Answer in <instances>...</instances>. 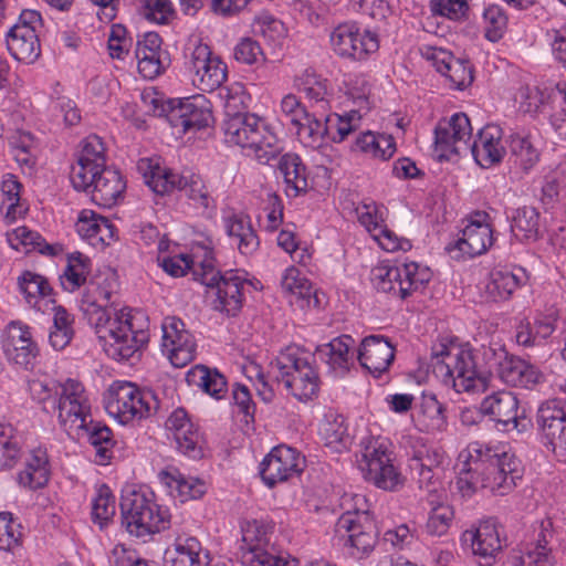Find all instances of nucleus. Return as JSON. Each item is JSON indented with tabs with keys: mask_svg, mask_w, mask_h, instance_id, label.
Instances as JSON below:
<instances>
[{
	"mask_svg": "<svg viewBox=\"0 0 566 566\" xmlns=\"http://www.w3.org/2000/svg\"><path fill=\"white\" fill-rule=\"evenodd\" d=\"M112 291L91 283L83 298V310L105 354L116 360H128L147 342V322L142 313L123 308L113 313L107 308Z\"/></svg>",
	"mask_w": 566,
	"mask_h": 566,
	"instance_id": "nucleus-1",
	"label": "nucleus"
},
{
	"mask_svg": "<svg viewBox=\"0 0 566 566\" xmlns=\"http://www.w3.org/2000/svg\"><path fill=\"white\" fill-rule=\"evenodd\" d=\"M160 265L169 275L184 276L191 271L193 279L216 290L213 307L228 315H235L242 304V287L245 282L239 271H227L223 274L214 266L212 240L207 238L192 255L176 254L159 259Z\"/></svg>",
	"mask_w": 566,
	"mask_h": 566,
	"instance_id": "nucleus-2",
	"label": "nucleus"
},
{
	"mask_svg": "<svg viewBox=\"0 0 566 566\" xmlns=\"http://www.w3.org/2000/svg\"><path fill=\"white\" fill-rule=\"evenodd\" d=\"M226 91V114L222 123L226 143L241 147L263 165L269 164L282 150L277 136L262 117L237 111V99L242 103L244 96L240 84Z\"/></svg>",
	"mask_w": 566,
	"mask_h": 566,
	"instance_id": "nucleus-3",
	"label": "nucleus"
},
{
	"mask_svg": "<svg viewBox=\"0 0 566 566\" xmlns=\"http://www.w3.org/2000/svg\"><path fill=\"white\" fill-rule=\"evenodd\" d=\"M432 360L434 374L455 392L478 394L488 388V378L469 345L437 344L432 347Z\"/></svg>",
	"mask_w": 566,
	"mask_h": 566,
	"instance_id": "nucleus-4",
	"label": "nucleus"
},
{
	"mask_svg": "<svg viewBox=\"0 0 566 566\" xmlns=\"http://www.w3.org/2000/svg\"><path fill=\"white\" fill-rule=\"evenodd\" d=\"M119 507L122 525L134 537L145 539L170 527L169 510L158 504L154 492L147 488L124 489Z\"/></svg>",
	"mask_w": 566,
	"mask_h": 566,
	"instance_id": "nucleus-5",
	"label": "nucleus"
},
{
	"mask_svg": "<svg viewBox=\"0 0 566 566\" xmlns=\"http://www.w3.org/2000/svg\"><path fill=\"white\" fill-rule=\"evenodd\" d=\"M465 453L468 463L481 474L485 490L494 494H507L522 478L518 460L504 449L475 441L468 446Z\"/></svg>",
	"mask_w": 566,
	"mask_h": 566,
	"instance_id": "nucleus-6",
	"label": "nucleus"
},
{
	"mask_svg": "<svg viewBox=\"0 0 566 566\" xmlns=\"http://www.w3.org/2000/svg\"><path fill=\"white\" fill-rule=\"evenodd\" d=\"M357 462L364 479L376 488L392 492L403 485V478L394 464L392 443L388 438L365 437Z\"/></svg>",
	"mask_w": 566,
	"mask_h": 566,
	"instance_id": "nucleus-7",
	"label": "nucleus"
},
{
	"mask_svg": "<svg viewBox=\"0 0 566 566\" xmlns=\"http://www.w3.org/2000/svg\"><path fill=\"white\" fill-rule=\"evenodd\" d=\"M51 411L69 436H80L92 417V403L84 385L72 378L59 384Z\"/></svg>",
	"mask_w": 566,
	"mask_h": 566,
	"instance_id": "nucleus-8",
	"label": "nucleus"
},
{
	"mask_svg": "<svg viewBox=\"0 0 566 566\" xmlns=\"http://www.w3.org/2000/svg\"><path fill=\"white\" fill-rule=\"evenodd\" d=\"M159 401L153 391H143L128 381H115L105 396V409L120 423L150 417L156 413Z\"/></svg>",
	"mask_w": 566,
	"mask_h": 566,
	"instance_id": "nucleus-9",
	"label": "nucleus"
},
{
	"mask_svg": "<svg viewBox=\"0 0 566 566\" xmlns=\"http://www.w3.org/2000/svg\"><path fill=\"white\" fill-rule=\"evenodd\" d=\"M184 59L185 69L191 75L192 84L202 92L217 90L227 80V65L199 39L188 42Z\"/></svg>",
	"mask_w": 566,
	"mask_h": 566,
	"instance_id": "nucleus-10",
	"label": "nucleus"
},
{
	"mask_svg": "<svg viewBox=\"0 0 566 566\" xmlns=\"http://www.w3.org/2000/svg\"><path fill=\"white\" fill-rule=\"evenodd\" d=\"M431 279L427 266L416 262L400 265L381 264L373 269L371 280L379 292L406 298L422 289Z\"/></svg>",
	"mask_w": 566,
	"mask_h": 566,
	"instance_id": "nucleus-11",
	"label": "nucleus"
},
{
	"mask_svg": "<svg viewBox=\"0 0 566 566\" xmlns=\"http://www.w3.org/2000/svg\"><path fill=\"white\" fill-rule=\"evenodd\" d=\"M332 51L343 60L352 62L366 61L378 48V39L356 22L337 24L329 33Z\"/></svg>",
	"mask_w": 566,
	"mask_h": 566,
	"instance_id": "nucleus-12",
	"label": "nucleus"
},
{
	"mask_svg": "<svg viewBox=\"0 0 566 566\" xmlns=\"http://www.w3.org/2000/svg\"><path fill=\"white\" fill-rule=\"evenodd\" d=\"M241 562L245 566H295L296 559H289L269 551L266 527L253 520L241 525Z\"/></svg>",
	"mask_w": 566,
	"mask_h": 566,
	"instance_id": "nucleus-13",
	"label": "nucleus"
},
{
	"mask_svg": "<svg viewBox=\"0 0 566 566\" xmlns=\"http://www.w3.org/2000/svg\"><path fill=\"white\" fill-rule=\"evenodd\" d=\"M489 218L484 211H476L468 218V223L461 230L459 238L446 248L452 259L474 258L485 253L492 247L494 238Z\"/></svg>",
	"mask_w": 566,
	"mask_h": 566,
	"instance_id": "nucleus-14",
	"label": "nucleus"
},
{
	"mask_svg": "<svg viewBox=\"0 0 566 566\" xmlns=\"http://www.w3.org/2000/svg\"><path fill=\"white\" fill-rule=\"evenodd\" d=\"M42 19L38 11L23 10L7 34V48L11 55L23 63L31 64L41 54L39 29Z\"/></svg>",
	"mask_w": 566,
	"mask_h": 566,
	"instance_id": "nucleus-15",
	"label": "nucleus"
},
{
	"mask_svg": "<svg viewBox=\"0 0 566 566\" xmlns=\"http://www.w3.org/2000/svg\"><path fill=\"white\" fill-rule=\"evenodd\" d=\"M336 532L347 537L345 547L356 559L368 557L378 539L377 527L369 513L342 514L336 524Z\"/></svg>",
	"mask_w": 566,
	"mask_h": 566,
	"instance_id": "nucleus-16",
	"label": "nucleus"
},
{
	"mask_svg": "<svg viewBox=\"0 0 566 566\" xmlns=\"http://www.w3.org/2000/svg\"><path fill=\"white\" fill-rule=\"evenodd\" d=\"M161 331V352L174 367L182 368L195 359L197 342L180 318L166 317Z\"/></svg>",
	"mask_w": 566,
	"mask_h": 566,
	"instance_id": "nucleus-17",
	"label": "nucleus"
},
{
	"mask_svg": "<svg viewBox=\"0 0 566 566\" xmlns=\"http://www.w3.org/2000/svg\"><path fill=\"white\" fill-rule=\"evenodd\" d=\"M472 126L464 113H455L448 119H441L434 129V149L440 159H450L454 155L469 150Z\"/></svg>",
	"mask_w": 566,
	"mask_h": 566,
	"instance_id": "nucleus-18",
	"label": "nucleus"
},
{
	"mask_svg": "<svg viewBox=\"0 0 566 566\" xmlns=\"http://www.w3.org/2000/svg\"><path fill=\"white\" fill-rule=\"evenodd\" d=\"M442 460L443 454L440 451L427 446L415 449L409 459L408 467L412 479L417 481L420 489L426 490L434 497L430 500L431 503L444 495V490L440 481Z\"/></svg>",
	"mask_w": 566,
	"mask_h": 566,
	"instance_id": "nucleus-19",
	"label": "nucleus"
},
{
	"mask_svg": "<svg viewBox=\"0 0 566 566\" xmlns=\"http://www.w3.org/2000/svg\"><path fill=\"white\" fill-rule=\"evenodd\" d=\"M419 53L449 80L453 88L464 90L473 82V69L467 59L455 57L450 51L429 44L420 45Z\"/></svg>",
	"mask_w": 566,
	"mask_h": 566,
	"instance_id": "nucleus-20",
	"label": "nucleus"
},
{
	"mask_svg": "<svg viewBox=\"0 0 566 566\" xmlns=\"http://www.w3.org/2000/svg\"><path fill=\"white\" fill-rule=\"evenodd\" d=\"M304 468V458L291 447L279 446L263 459L260 464V474L263 482L273 488L297 476Z\"/></svg>",
	"mask_w": 566,
	"mask_h": 566,
	"instance_id": "nucleus-21",
	"label": "nucleus"
},
{
	"mask_svg": "<svg viewBox=\"0 0 566 566\" xmlns=\"http://www.w3.org/2000/svg\"><path fill=\"white\" fill-rule=\"evenodd\" d=\"M482 411L492 421L505 428L512 426L518 432L531 426L525 409L520 407L517 397L511 391L500 390L484 397Z\"/></svg>",
	"mask_w": 566,
	"mask_h": 566,
	"instance_id": "nucleus-22",
	"label": "nucleus"
},
{
	"mask_svg": "<svg viewBox=\"0 0 566 566\" xmlns=\"http://www.w3.org/2000/svg\"><path fill=\"white\" fill-rule=\"evenodd\" d=\"M87 185L75 188L90 193L91 200L104 208H112L122 198L126 184L120 172L112 167H104L86 174Z\"/></svg>",
	"mask_w": 566,
	"mask_h": 566,
	"instance_id": "nucleus-23",
	"label": "nucleus"
},
{
	"mask_svg": "<svg viewBox=\"0 0 566 566\" xmlns=\"http://www.w3.org/2000/svg\"><path fill=\"white\" fill-rule=\"evenodd\" d=\"M463 544L471 547L481 566H491L502 551L500 530L492 520L481 522L475 528L462 534Z\"/></svg>",
	"mask_w": 566,
	"mask_h": 566,
	"instance_id": "nucleus-24",
	"label": "nucleus"
},
{
	"mask_svg": "<svg viewBox=\"0 0 566 566\" xmlns=\"http://www.w3.org/2000/svg\"><path fill=\"white\" fill-rule=\"evenodd\" d=\"M537 422L546 446L555 453L566 451V410L562 399H549L542 403L537 412Z\"/></svg>",
	"mask_w": 566,
	"mask_h": 566,
	"instance_id": "nucleus-25",
	"label": "nucleus"
},
{
	"mask_svg": "<svg viewBox=\"0 0 566 566\" xmlns=\"http://www.w3.org/2000/svg\"><path fill=\"white\" fill-rule=\"evenodd\" d=\"M105 151V145L97 135H90L81 142L77 160L70 171V180L74 188L87 185L86 174L106 167Z\"/></svg>",
	"mask_w": 566,
	"mask_h": 566,
	"instance_id": "nucleus-26",
	"label": "nucleus"
},
{
	"mask_svg": "<svg viewBox=\"0 0 566 566\" xmlns=\"http://www.w3.org/2000/svg\"><path fill=\"white\" fill-rule=\"evenodd\" d=\"M2 347L6 357L22 367L31 365L38 355L30 327L20 322H11L7 326Z\"/></svg>",
	"mask_w": 566,
	"mask_h": 566,
	"instance_id": "nucleus-27",
	"label": "nucleus"
},
{
	"mask_svg": "<svg viewBox=\"0 0 566 566\" xmlns=\"http://www.w3.org/2000/svg\"><path fill=\"white\" fill-rule=\"evenodd\" d=\"M395 358V346L382 335L366 336L360 344L358 360L374 376L386 373Z\"/></svg>",
	"mask_w": 566,
	"mask_h": 566,
	"instance_id": "nucleus-28",
	"label": "nucleus"
},
{
	"mask_svg": "<svg viewBox=\"0 0 566 566\" xmlns=\"http://www.w3.org/2000/svg\"><path fill=\"white\" fill-rule=\"evenodd\" d=\"M502 136V129L495 125H486L479 130L469 150L480 167L490 168L502 161L506 153Z\"/></svg>",
	"mask_w": 566,
	"mask_h": 566,
	"instance_id": "nucleus-29",
	"label": "nucleus"
},
{
	"mask_svg": "<svg viewBox=\"0 0 566 566\" xmlns=\"http://www.w3.org/2000/svg\"><path fill=\"white\" fill-rule=\"evenodd\" d=\"M211 117V112L206 107L202 96L180 102L168 115L171 126L184 134L207 127Z\"/></svg>",
	"mask_w": 566,
	"mask_h": 566,
	"instance_id": "nucleus-30",
	"label": "nucleus"
},
{
	"mask_svg": "<svg viewBox=\"0 0 566 566\" xmlns=\"http://www.w3.org/2000/svg\"><path fill=\"white\" fill-rule=\"evenodd\" d=\"M166 428L172 433L178 449L184 454L193 459L201 455L200 434L184 408H177L171 412L166 421Z\"/></svg>",
	"mask_w": 566,
	"mask_h": 566,
	"instance_id": "nucleus-31",
	"label": "nucleus"
},
{
	"mask_svg": "<svg viewBox=\"0 0 566 566\" xmlns=\"http://www.w3.org/2000/svg\"><path fill=\"white\" fill-rule=\"evenodd\" d=\"M76 231L93 247L111 244L115 238L114 224L104 216L83 209L77 217Z\"/></svg>",
	"mask_w": 566,
	"mask_h": 566,
	"instance_id": "nucleus-32",
	"label": "nucleus"
},
{
	"mask_svg": "<svg viewBox=\"0 0 566 566\" xmlns=\"http://www.w3.org/2000/svg\"><path fill=\"white\" fill-rule=\"evenodd\" d=\"M227 234L235 242L239 252L252 255L260 245L259 237L252 227L249 216L227 211L222 217Z\"/></svg>",
	"mask_w": 566,
	"mask_h": 566,
	"instance_id": "nucleus-33",
	"label": "nucleus"
},
{
	"mask_svg": "<svg viewBox=\"0 0 566 566\" xmlns=\"http://www.w3.org/2000/svg\"><path fill=\"white\" fill-rule=\"evenodd\" d=\"M165 566H211L209 555L203 553L196 537L179 536L172 547L165 552Z\"/></svg>",
	"mask_w": 566,
	"mask_h": 566,
	"instance_id": "nucleus-34",
	"label": "nucleus"
},
{
	"mask_svg": "<svg viewBox=\"0 0 566 566\" xmlns=\"http://www.w3.org/2000/svg\"><path fill=\"white\" fill-rule=\"evenodd\" d=\"M137 169L146 185L158 195L168 193L180 185L181 175L163 167L159 158H142L137 163Z\"/></svg>",
	"mask_w": 566,
	"mask_h": 566,
	"instance_id": "nucleus-35",
	"label": "nucleus"
},
{
	"mask_svg": "<svg viewBox=\"0 0 566 566\" xmlns=\"http://www.w3.org/2000/svg\"><path fill=\"white\" fill-rule=\"evenodd\" d=\"M160 48L161 39L156 32H147L137 41L135 56L138 72L144 78L153 80L160 74Z\"/></svg>",
	"mask_w": 566,
	"mask_h": 566,
	"instance_id": "nucleus-36",
	"label": "nucleus"
},
{
	"mask_svg": "<svg viewBox=\"0 0 566 566\" xmlns=\"http://www.w3.org/2000/svg\"><path fill=\"white\" fill-rule=\"evenodd\" d=\"M161 484L167 486L172 495L181 502L198 500L207 492V483L195 476H186L177 469L163 470L158 473Z\"/></svg>",
	"mask_w": 566,
	"mask_h": 566,
	"instance_id": "nucleus-37",
	"label": "nucleus"
},
{
	"mask_svg": "<svg viewBox=\"0 0 566 566\" xmlns=\"http://www.w3.org/2000/svg\"><path fill=\"white\" fill-rule=\"evenodd\" d=\"M282 291L290 297V303H298L301 308L318 306L319 300L311 282L304 277L300 270L290 266L281 280Z\"/></svg>",
	"mask_w": 566,
	"mask_h": 566,
	"instance_id": "nucleus-38",
	"label": "nucleus"
},
{
	"mask_svg": "<svg viewBox=\"0 0 566 566\" xmlns=\"http://www.w3.org/2000/svg\"><path fill=\"white\" fill-rule=\"evenodd\" d=\"M496 374L505 384L523 388L533 387L542 378L541 373L534 366L509 354L497 368Z\"/></svg>",
	"mask_w": 566,
	"mask_h": 566,
	"instance_id": "nucleus-39",
	"label": "nucleus"
},
{
	"mask_svg": "<svg viewBox=\"0 0 566 566\" xmlns=\"http://www.w3.org/2000/svg\"><path fill=\"white\" fill-rule=\"evenodd\" d=\"M19 287L27 303L40 312H48L55 303L48 280L40 274L24 272L19 279Z\"/></svg>",
	"mask_w": 566,
	"mask_h": 566,
	"instance_id": "nucleus-40",
	"label": "nucleus"
},
{
	"mask_svg": "<svg viewBox=\"0 0 566 566\" xmlns=\"http://www.w3.org/2000/svg\"><path fill=\"white\" fill-rule=\"evenodd\" d=\"M319 434L325 447L336 453L347 450L352 443L345 417L332 410L325 413L319 426Z\"/></svg>",
	"mask_w": 566,
	"mask_h": 566,
	"instance_id": "nucleus-41",
	"label": "nucleus"
},
{
	"mask_svg": "<svg viewBox=\"0 0 566 566\" xmlns=\"http://www.w3.org/2000/svg\"><path fill=\"white\" fill-rule=\"evenodd\" d=\"M524 273L507 269L493 270L485 283L484 293L493 302L506 301L521 286Z\"/></svg>",
	"mask_w": 566,
	"mask_h": 566,
	"instance_id": "nucleus-42",
	"label": "nucleus"
},
{
	"mask_svg": "<svg viewBox=\"0 0 566 566\" xmlns=\"http://www.w3.org/2000/svg\"><path fill=\"white\" fill-rule=\"evenodd\" d=\"M50 479L49 457L44 449L31 451L25 468L18 474V482L24 488L36 490L46 485Z\"/></svg>",
	"mask_w": 566,
	"mask_h": 566,
	"instance_id": "nucleus-43",
	"label": "nucleus"
},
{
	"mask_svg": "<svg viewBox=\"0 0 566 566\" xmlns=\"http://www.w3.org/2000/svg\"><path fill=\"white\" fill-rule=\"evenodd\" d=\"M75 437L87 438L95 451L94 460L97 464L105 465L109 463L113 458L115 440L112 430L107 426L93 421L91 417V422L83 428L80 436Z\"/></svg>",
	"mask_w": 566,
	"mask_h": 566,
	"instance_id": "nucleus-44",
	"label": "nucleus"
},
{
	"mask_svg": "<svg viewBox=\"0 0 566 566\" xmlns=\"http://www.w3.org/2000/svg\"><path fill=\"white\" fill-rule=\"evenodd\" d=\"M443 403L433 395H423L419 410L415 416V423L420 431L436 432L447 428L448 421Z\"/></svg>",
	"mask_w": 566,
	"mask_h": 566,
	"instance_id": "nucleus-45",
	"label": "nucleus"
},
{
	"mask_svg": "<svg viewBox=\"0 0 566 566\" xmlns=\"http://www.w3.org/2000/svg\"><path fill=\"white\" fill-rule=\"evenodd\" d=\"M279 170L286 185V193L296 197L307 189L306 167L296 154H285L280 158Z\"/></svg>",
	"mask_w": 566,
	"mask_h": 566,
	"instance_id": "nucleus-46",
	"label": "nucleus"
},
{
	"mask_svg": "<svg viewBox=\"0 0 566 566\" xmlns=\"http://www.w3.org/2000/svg\"><path fill=\"white\" fill-rule=\"evenodd\" d=\"M296 86L304 94L312 107L317 112L326 113L329 107V92L326 78L314 72L305 71L296 78Z\"/></svg>",
	"mask_w": 566,
	"mask_h": 566,
	"instance_id": "nucleus-47",
	"label": "nucleus"
},
{
	"mask_svg": "<svg viewBox=\"0 0 566 566\" xmlns=\"http://www.w3.org/2000/svg\"><path fill=\"white\" fill-rule=\"evenodd\" d=\"M187 381L191 386L201 388L206 394L219 400L228 391L223 375L217 369H209L203 365H197L187 373Z\"/></svg>",
	"mask_w": 566,
	"mask_h": 566,
	"instance_id": "nucleus-48",
	"label": "nucleus"
},
{
	"mask_svg": "<svg viewBox=\"0 0 566 566\" xmlns=\"http://www.w3.org/2000/svg\"><path fill=\"white\" fill-rule=\"evenodd\" d=\"M277 381L282 382L301 401L313 399L319 390V378L314 366L301 369L292 376L281 378Z\"/></svg>",
	"mask_w": 566,
	"mask_h": 566,
	"instance_id": "nucleus-49",
	"label": "nucleus"
},
{
	"mask_svg": "<svg viewBox=\"0 0 566 566\" xmlns=\"http://www.w3.org/2000/svg\"><path fill=\"white\" fill-rule=\"evenodd\" d=\"M21 188L22 185L14 175L7 174L3 176L0 185L2 195L0 210L8 223L14 222L27 212V207L20 200Z\"/></svg>",
	"mask_w": 566,
	"mask_h": 566,
	"instance_id": "nucleus-50",
	"label": "nucleus"
},
{
	"mask_svg": "<svg viewBox=\"0 0 566 566\" xmlns=\"http://www.w3.org/2000/svg\"><path fill=\"white\" fill-rule=\"evenodd\" d=\"M325 138L333 143H342L352 132L356 130L361 120L360 111H349L344 115L321 112Z\"/></svg>",
	"mask_w": 566,
	"mask_h": 566,
	"instance_id": "nucleus-51",
	"label": "nucleus"
},
{
	"mask_svg": "<svg viewBox=\"0 0 566 566\" xmlns=\"http://www.w3.org/2000/svg\"><path fill=\"white\" fill-rule=\"evenodd\" d=\"M7 241L17 251L29 253L39 251L44 255H55L57 248L45 242L42 235L27 227H18L7 232Z\"/></svg>",
	"mask_w": 566,
	"mask_h": 566,
	"instance_id": "nucleus-52",
	"label": "nucleus"
},
{
	"mask_svg": "<svg viewBox=\"0 0 566 566\" xmlns=\"http://www.w3.org/2000/svg\"><path fill=\"white\" fill-rule=\"evenodd\" d=\"M310 366H313V356L303 348L291 345L276 356L273 369L276 370L275 377L279 380Z\"/></svg>",
	"mask_w": 566,
	"mask_h": 566,
	"instance_id": "nucleus-53",
	"label": "nucleus"
},
{
	"mask_svg": "<svg viewBox=\"0 0 566 566\" xmlns=\"http://www.w3.org/2000/svg\"><path fill=\"white\" fill-rule=\"evenodd\" d=\"M555 331L554 319L547 316L535 318L533 323L523 319L516 326V342L530 347L539 345Z\"/></svg>",
	"mask_w": 566,
	"mask_h": 566,
	"instance_id": "nucleus-54",
	"label": "nucleus"
},
{
	"mask_svg": "<svg viewBox=\"0 0 566 566\" xmlns=\"http://www.w3.org/2000/svg\"><path fill=\"white\" fill-rule=\"evenodd\" d=\"M354 343L349 335H342L323 345L319 353L331 368L344 373L349 369L352 364L353 355L350 348Z\"/></svg>",
	"mask_w": 566,
	"mask_h": 566,
	"instance_id": "nucleus-55",
	"label": "nucleus"
},
{
	"mask_svg": "<svg viewBox=\"0 0 566 566\" xmlns=\"http://www.w3.org/2000/svg\"><path fill=\"white\" fill-rule=\"evenodd\" d=\"M356 148L374 158L387 160L396 151V143L392 136L375 134L370 130L360 134L356 138Z\"/></svg>",
	"mask_w": 566,
	"mask_h": 566,
	"instance_id": "nucleus-56",
	"label": "nucleus"
},
{
	"mask_svg": "<svg viewBox=\"0 0 566 566\" xmlns=\"http://www.w3.org/2000/svg\"><path fill=\"white\" fill-rule=\"evenodd\" d=\"M53 326L50 331L49 342L53 348L61 350L65 348L73 338V316L62 306L52 304Z\"/></svg>",
	"mask_w": 566,
	"mask_h": 566,
	"instance_id": "nucleus-57",
	"label": "nucleus"
},
{
	"mask_svg": "<svg viewBox=\"0 0 566 566\" xmlns=\"http://www.w3.org/2000/svg\"><path fill=\"white\" fill-rule=\"evenodd\" d=\"M511 159L524 172L531 171L539 161V151L528 136L514 134L510 140Z\"/></svg>",
	"mask_w": 566,
	"mask_h": 566,
	"instance_id": "nucleus-58",
	"label": "nucleus"
},
{
	"mask_svg": "<svg viewBox=\"0 0 566 566\" xmlns=\"http://www.w3.org/2000/svg\"><path fill=\"white\" fill-rule=\"evenodd\" d=\"M91 270V261L84 254L76 252L69 256L67 265L60 276L65 291L74 292L85 282Z\"/></svg>",
	"mask_w": 566,
	"mask_h": 566,
	"instance_id": "nucleus-59",
	"label": "nucleus"
},
{
	"mask_svg": "<svg viewBox=\"0 0 566 566\" xmlns=\"http://www.w3.org/2000/svg\"><path fill=\"white\" fill-rule=\"evenodd\" d=\"M180 179V185L177 189L182 190L198 208L203 210H213L216 208V202L199 175L187 172L181 175Z\"/></svg>",
	"mask_w": 566,
	"mask_h": 566,
	"instance_id": "nucleus-60",
	"label": "nucleus"
},
{
	"mask_svg": "<svg viewBox=\"0 0 566 566\" xmlns=\"http://www.w3.org/2000/svg\"><path fill=\"white\" fill-rule=\"evenodd\" d=\"M318 112L307 113L306 117L296 123L297 135L302 143L312 148H318L325 140L326 130L323 127V118Z\"/></svg>",
	"mask_w": 566,
	"mask_h": 566,
	"instance_id": "nucleus-61",
	"label": "nucleus"
},
{
	"mask_svg": "<svg viewBox=\"0 0 566 566\" xmlns=\"http://www.w3.org/2000/svg\"><path fill=\"white\" fill-rule=\"evenodd\" d=\"M539 216L532 207L518 208L513 216L512 232L518 239H536L538 233Z\"/></svg>",
	"mask_w": 566,
	"mask_h": 566,
	"instance_id": "nucleus-62",
	"label": "nucleus"
},
{
	"mask_svg": "<svg viewBox=\"0 0 566 566\" xmlns=\"http://www.w3.org/2000/svg\"><path fill=\"white\" fill-rule=\"evenodd\" d=\"M482 18L485 38L491 42L500 41L505 34L509 23L504 9L497 4H490L484 9Z\"/></svg>",
	"mask_w": 566,
	"mask_h": 566,
	"instance_id": "nucleus-63",
	"label": "nucleus"
},
{
	"mask_svg": "<svg viewBox=\"0 0 566 566\" xmlns=\"http://www.w3.org/2000/svg\"><path fill=\"white\" fill-rule=\"evenodd\" d=\"M20 524L10 512H0V551L15 554L21 547L22 533Z\"/></svg>",
	"mask_w": 566,
	"mask_h": 566,
	"instance_id": "nucleus-64",
	"label": "nucleus"
}]
</instances>
